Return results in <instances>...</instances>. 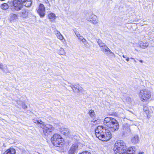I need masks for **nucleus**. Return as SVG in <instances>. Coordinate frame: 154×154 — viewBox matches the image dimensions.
<instances>
[{"label":"nucleus","mask_w":154,"mask_h":154,"mask_svg":"<svg viewBox=\"0 0 154 154\" xmlns=\"http://www.w3.org/2000/svg\"><path fill=\"white\" fill-rule=\"evenodd\" d=\"M74 32L76 35L78 37V39L80 40V41H81L83 43L85 44L87 43L86 40L82 36L80 35L79 32L78 31H77V30H75L74 31Z\"/></svg>","instance_id":"14"},{"label":"nucleus","mask_w":154,"mask_h":154,"mask_svg":"<svg viewBox=\"0 0 154 154\" xmlns=\"http://www.w3.org/2000/svg\"><path fill=\"white\" fill-rule=\"evenodd\" d=\"M33 122L35 123L40 124V127L43 129V133L45 136L50 134L54 129V127L50 125H45L44 122L41 120L33 119Z\"/></svg>","instance_id":"3"},{"label":"nucleus","mask_w":154,"mask_h":154,"mask_svg":"<svg viewBox=\"0 0 154 154\" xmlns=\"http://www.w3.org/2000/svg\"><path fill=\"white\" fill-rule=\"evenodd\" d=\"M126 100L128 102H131V99L129 97H127Z\"/></svg>","instance_id":"35"},{"label":"nucleus","mask_w":154,"mask_h":154,"mask_svg":"<svg viewBox=\"0 0 154 154\" xmlns=\"http://www.w3.org/2000/svg\"><path fill=\"white\" fill-rule=\"evenodd\" d=\"M29 12V11L28 10L24 9L19 13V14L20 15L21 17L23 18H26L28 17Z\"/></svg>","instance_id":"15"},{"label":"nucleus","mask_w":154,"mask_h":154,"mask_svg":"<svg viewBox=\"0 0 154 154\" xmlns=\"http://www.w3.org/2000/svg\"><path fill=\"white\" fill-rule=\"evenodd\" d=\"M113 149L116 154H124L126 152L125 144L122 140H118L115 143Z\"/></svg>","instance_id":"4"},{"label":"nucleus","mask_w":154,"mask_h":154,"mask_svg":"<svg viewBox=\"0 0 154 154\" xmlns=\"http://www.w3.org/2000/svg\"><path fill=\"white\" fill-rule=\"evenodd\" d=\"M95 131L96 137L103 141H108L112 137V134L109 130L103 126H98Z\"/></svg>","instance_id":"1"},{"label":"nucleus","mask_w":154,"mask_h":154,"mask_svg":"<svg viewBox=\"0 0 154 154\" xmlns=\"http://www.w3.org/2000/svg\"><path fill=\"white\" fill-rule=\"evenodd\" d=\"M6 151L8 152V153L10 154H15V149L13 148H10Z\"/></svg>","instance_id":"25"},{"label":"nucleus","mask_w":154,"mask_h":154,"mask_svg":"<svg viewBox=\"0 0 154 154\" xmlns=\"http://www.w3.org/2000/svg\"><path fill=\"white\" fill-rule=\"evenodd\" d=\"M101 51L106 55L108 56L111 54L112 56H115L114 53L112 52L106 45L103 48H101Z\"/></svg>","instance_id":"12"},{"label":"nucleus","mask_w":154,"mask_h":154,"mask_svg":"<svg viewBox=\"0 0 154 154\" xmlns=\"http://www.w3.org/2000/svg\"><path fill=\"white\" fill-rule=\"evenodd\" d=\"M56 36L60 40H62L63 39H64V37L63 36L61 35L60 33H57V35H56Z\"/></svg>","instance_id":"29"},{"label":"nucleus","mask_w":154,"mask_h":154,"mask_svg":"<svg viewBox=\"0 0 154 154\" xmlns=\"http://www.w3.org/2000/svg\"><path fill=\"white\" fill-rule=\"evenodd\" d=\"M139 96L141 101L146 102L151 97V92L147 89H141L140 91Z\"/></svg>","instance_id":"5"},{"label":"nucleus","mask_w":154,"mask_h":154,"mask_svg":"<svg viewBox=\"0 0 154 154\" xmlns=\"http://www.w3.org/2000/svg\"><path fill=\"white\" fill-rule=\"evenodd\" d=\"M4 65L2 63H0V69H1L3 71H4Z\"/></svg>","instance_id":"31"},{"label":"nucleus","mask_w":154,"mask_h":154,"mask_svg":"<svg viewBox=\"0 0 154 154\" xmlns=\"http://www.w3.org/2000/svg\"><path fill=\"white\" fill-rule=\"evenodd\" d=\"M97 43L100 48L101 49V48H103L106 46V45L103 43L102 41L100 39H98L97 41Z\"/></svg>","instance_id":"23"},{"label":"nucleus","mask_w":154,"mask_h":154,"mask_svg":"<svg viewBox=\"0 0 154 154\" xmlns=\"http://www.w3.org/2000/svg\"><path fill=\"white\" fill-rule=\"evenodd\" d=\"M31 0H24L23 1V5L26 7H30L32 5Z\"/></svg>","instance_id":"20"},{"label":"nucleus","mask_w":154,"mask_h":154,"mask_svg":"<svg viewBox=\"0 0 154 154\" xmlns=\"http://www.w3.org/2000/svg\"><path fill=\"white\" fill-rule=\"evenodd\" d=\"M51 141L54 145L60 147L62 145L63 141V139L58 134H54L51 137Z\"/></svg>","instance_id":"6"},{"label":"nucleus","mask_w":154,"mask_h":154,"mask_svg":"<svg viewBox=\"0 0 154 154\" xmlns=\"http://www.w3.org/2000/svg\"><path fill=\"white\" fill-rule=\"evenodd\" d=\"M45 2L46 3H48L49 2L48 0H46V1H45Z\"/></svg>","instance_id":"37"},{"label":"nucleus","mask_w":154,"mask_h":154,"mask_svg":"<svg viewBox=\"0 0 154 154\" xmlns=\"http://www.w3.org/2000/svg\"><path fill=\"white\" fill-rule=\"evenodd\" d=\"M79 154H91V153L89 152L86 151Z\"/></svg>","instance_id":"34"},{"label":"nucleus","mask_w":154,"mask_h":154,"mask_svg":"<svg viewBox=\"0 0 154 154\" xmlns=\"http://www.w3.org/2000/svg\"><path fill=\"white\" fill-rule=\"evenodd\" d=\"M58 53L60 55H65L66 52L65 51L64 49L63 48H61L59 50Z\"/></svg>","instance_id":"27"},{"label":"nucleus","mask_w":154,"mask_h":154,"mask_svg":"<svg viewBox=\"0 0 154 154\" xmlns=\"http://www.w3.org/2000/svg\"><path fill=\"white\" fill-rule=\"evenodd\" d=\"M48 16L50 21L52 22H53L54 21L56 17L55 14L53 13H51L49 14Z\"/></svg>","instance_id":"22"},{"label":"nucleus","mask_w":154,"mask_h":154,"mask_svg":"<svg viewBox=\"0 0 154 154\" xmlns=\"http://www.w3.org/2000/svg\"><path fill=\"white\" fill-rule=\"evenodd\" d=\"M122 129L123 132L126 133H129L131 131L130 126L127 123L124 124L122 126Z\"/></svg>","instance_id":"16"},{"label":"nucleus","mask_w":154,"mask_h":154,"mask_svg":"<svg viewBox=\"0 0 154 154\" xmlns=\"http://www.w3.org/2000/svg\"><path fill=\"white\" fill-rule=\"evenodd\" d=\"M10 18L12 20H16L17 19L18 16L16 14H12L10 15Z\"/></svg>","instance_id":"26"},{"label":"nucleus","mask_w":154,"mask_h":154,"mask_svg":"<svg viewBox=\"0 0 154 154\" xmlns=\"http://www.w3.org/2000/svg\"><path fill=\"white\" fill-rule=\"evenodd\" d=\"M1 8L3 10H5L8 9L9 8V6L8 5L5 3L2 4L1 5Z\"/></svg>","instance_id":"24"},{"label":"nucleus","mask_w":154,"mask_h":154,"mask_svg":"<svg viewBox=\"0 0 154 154\" xmlns=\"http://www.w3.org/2000/svg\"><path fill=\"white\" fill-rule=\"evenodd\" d=\"M138 154H144L143 152H139Z\"/></svg>","instance_id":"39"},{"label":"nucleus","mask_w":154,"mask_h":154,"mask_svg":"<svg viewBox=\"0 0 154 154\" xmlns=\"http://www.w3.org/2000/svg\"><path fill=\"white\" fill-rule=\"evenodd\" d=\"M139 44L141 48L144 49L148 47L149 43L147 42H143L140 41L139 42Z\"/></svg>","instance_id":"19"},{"label":"nucleus","mask_w":154,"mask_h":154,"mask_svg":"<svg viewBox=\"0 0 154 154\" xmlns=\"http://www.w3.org/2000/svg\"><path fill=\"white\" fill-rule=\"evenodd\" d=\"M130 59H133V60H134V58H133V57H131V58H130Z\"/></svg>","instance_id":"40"},{"label":"nucleus","mask_w":154,"mask_h":154,"mask_svg":"<svg viewBox=\"0 0 154 154\" xmlns=\"http://www.w3.org/2000/svg\"><path fill=\"white\" fill-rule=\"evenodd\" d=\"M60 131L63 134L67 136H68L69 133V131L68 128L62 127L60 129Z\"/></svg>","instance_id":"17"},{"label":"nucleus","mask_w":154,"mask_h":154,"mask_svg":"<svg viewBox=\"0 0 154 154\" xmlns=\"http://www.w3.org/2000/svg\"><path fill=\"white\" fill-rule=\"evenodd\" d=\"M86 20L94 24H97L98 22L97 16L93 14L91 15L89 17H87Z\"/></svg>","instance_id":"11"},{"label":"nucleus","mask_w":154,"mask_h":154,"mask_svg":"<svg viewBox=\"0 0 154 154\" xmlns=\"http://www.w3.org/2000/svg\"><path fill=\"white\" fill-rule=\"evenodd\" d=\"M1 0V1H5V0Z\"/></svg>","instance_id":"43"},{"label":"nucleus","mask_w":154,"mask_h":154,"mask_svg":"<svg viewBox=\"0 0 154 154\" xmlns=\"http://www.w3.org/2000/svg\"><path fill=\"white\" fill-rule=\"evenodd\" d=\"M91 124L94 125L97 123V120L93 119L91 122Z\"/></svg>","instance_id":"30"},{"label":"nucleus","mask_w":154,"mask_h":154,"mask_svg":"<svg viewBox=\"0 0 154 154\" xmlns=\"http://www.w3.org/2000/svg\"><path fill=\"white\" fill-rule=\"evenodd\" d=\"M37 12L41 17H43L45 14V7L42 4H40L37 9Z\"/></svg>","instance_id":"10"},{"label":"nucleus","mask_w":154,"mask_h":154,"mask_svg":"<svg viewBox=\"0 0 154 154\" xmlns=\"http://www.w3.org/2000/svg\"><path fill=\"white\" fill-rule=\"evenodd\" d=\"M88 114L91 117H93L95 115V112L94 110L91 109L89 110L88 112Z\"/></svg>","instance_id":"28"},{"label":"nucleus","mask_w":154,"mask_h":154,"mask_svg":"<svg viewBox=\"0 0 154 154\" xmlns=\"http://www.w3.org/2000/svg\"><path fill=\"white\" fill-rule=\"evenodd\" d=\"M13 8L14 10L19 11L22 8V0H14L12 2Z\"/></svg>","instance_id":"7"},{"label":"nucleus","mask_w":154,"mask_h":154,"mask_svg":"<svg viewBox=\"0 0 154 154\" xmlns=\"http://www.w3.org/2000/svg\"><path fill=\"white\" fill-rule=\"evenodd\" d=\"M143 109L144 112L146 113L148 118L149 117V115L152 113L154 110L153 107L150 106L148 107V105L146 104H145L143 105Z\"/></svg>","instance_id":"8"},{"label":"nucleus","mask_w":154,"mask_h":154,"mask_svg":"<svg viewBox=\"0 0 154 154\" xmlns=\"http://www.w3.org/2000/svg\"><path fill=\"white\" fill-rule=\"evenodd\" d=\"M72 89L73 91L75 93L81 92L83 94L85 93V90L79 85H72L69 86Z\"/></svg>","instance_id":"9"},{"label":"nucleus","mask_w":154,"mask_h":154,"mask_svg":"<svg viewBox=\"0 0 154 154\" xmlns=\"http://www.w3.org/2000/svg\"><path fill=\"white\" fill-rule=\"evenodd\" d=\"M139 137L138 135H135L132 137L131 141L134 143L136 144L139 142Z\"/></svg>","instance_id":"21"},{"label":"nucleus","mask_w":154,"mask_h":154,"mask_svg":"<svg viewBox=\"0 0 154 154\" xmlns=\"http://www.w3.org/2000/svg\"><path fill=\"white\" fill-rule=\"evenodd\" d=\"M54 32L56 34V35H57V33L58 34V33H60L59 31L57 30H55L54 31Z\"/></svg>","instance_id":"36"},{"label":"nucleus","mask_w":154,"mask_h":154,"mask_svg":"<svg viewBox=\"0 0 154 154\" xmlns=\"http://www.w3.org/2000/svg\"><path fill=\"white\" fill-rule=\"evenodd\" d=\"M22 107L24 109H26L27 108V106L24 103H23L22 104Z\"/></svg>","instance_id":"32"},{"label":"nucleus","mask_w":154,"mask_h":154,"mask_svg":"<svg viewBox=\"0 0 154 154\" xmlns=\"http://www.w3.org/2000/svg\"><path fill=\"white\" fill-rule=\"evenodd\" d=\"M139 61L141 63H142L143 62V61L142 60H140Z\"/></svg>","instance_id":"38"},{"label":"nucleus","mask_w":154,"mask_h":154,"mask_svg":"<svg viewBox=\"0 0 154 154\" xmlns=\"http://www.w3.org/2000/svg\"><path fill=\"white\" fill-rule=\"evenodd\" d=\"M122 57L125 58L126 59V60H127V61H129V58L128 57H127L126 56H125V55H123L122 56Z\"/></svg>","instance_id":"33"},{"label":"nucleus","mask_w":154,"mask_h":154,"mask_svg":"<svg viewBox=\"0 0 154 154\" xmlns=\"http://www.w3.org/2000/svg\"><path fill=\"white\" fill-rule=\"evenodd\" d=\"M20 102V101H18L17 102V103H18V104H20L19 103V102Z\"/></svg>","instance_id":"42"},{"label":"nucleus","mask_w":154,"mask_h":154,"mask_svg":"<svg viewBox=\"0 0 154 154\" xmlns=\"http://www.w3.org/2000/svg\"><path fill=\"white\" fill-rule=\"evenodd\" d=\"M103 124L111 129L112 131H117L119 129V125L117 121L114 119L110 117L105 118Z\"/></svg>","instance_id":"2"},{"label":"nucleus","mask_w":154,"mask_h":154,"mask_svg":"<svg viewBox=\"0 0 154 154\" xmlns=\"http://www.w3.org/2000/svg\"><path fill=\"white\" fill-rule=\"evenodd\" d=\"M134 61L135 62H137V61L135 60V59H134Z\"/></svg>","instance_id":"41"},{"label":"nucleus","mask_w":154,"mask_h":154,"mask_svg":"<svg viewBox=\"0 0 154 154\" xmlns=\"http://www.w3.org/2000/svg\"><path fill=\"white\" fill-rule=\"evenodd\" d=\"M136 149L134 146H132L129 147L127 150H126V154H134L135 153Z\"/></svg>","instance_id":"18"},{"label":"nucleus","mask_w":154,"mask_h":154,"mask_svg":"<svg viewBox=\"0 0 154 154\" xmlns=\"http://www.w3.org/2000/svg\"><path fill=\"white\" fill-rule=\"evenodd\" d=\"M78 145L77 143L73 144L69 152V154H75L78 150Z\"/></svg>","instance_id":"13"}]
</instances>
